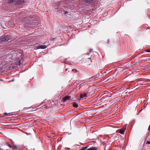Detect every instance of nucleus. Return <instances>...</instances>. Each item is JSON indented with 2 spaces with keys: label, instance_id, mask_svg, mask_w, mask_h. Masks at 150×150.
Returning <instances> with one entry per match:
<instances>
[{
  "label": "nucleus",
  "instance_id": "obj_8",
  "mask_svg": "<svg viewBox=\"0 0 150 150\" xmlns=\"http://www.w3.org/2000/svg\"><path fill=\"white\" fill-rule=\"evenodd\" d=\"M84 1L88 3V4L93 3L94 2L93 0H84Z\"/></svg>",
  "mask_w": 150,
  "mask_h": 150
},
{
  "label": "nucleus",
  "instance_id": "obj_23",
  "mask_svg": "<svg viewBox=\"0 0 150 150\" xmlns=\"http://www.w3.org/2000/svg\"><path fill=\"white\" fill-rule=\"evenodd\" d=\"M35 27V26H33V27Z\"/></svg>",
  "mask_w": 150,
  "mask_h": 150
},
{
  "label": "nucleus",
  "instance_id": "obj_18",
  "mask_svg": "<svg viewBox=\"0 0 150 150\" xmlns=\"http://www.w3.org/2000/svg\"><path fill=\"white\" fill-rule=\"evenodd\" d=\"M146 52H150V49H149L146 50Z\"/></svg>",
  "mask_w": 150,
  "mask_h": 150
},
{
  "label": "nucleus",
  "instance_id": "obj_17",
  "mask_svg": "<svg viewBox=\"0 0 150 150\" xmlns=\"http://www.w3.org/2000/svg\"><path fill=\"white\" fill-rule=\"evenodd\" d=\"M146 144H150V141H147L146 142Z\"/></svg>",
  "mask_w": 150,
  "mask_h": 150
},
{
  "label": "nucleus",
  "instance_id": "obj_14",
  "mask_svg": "<svg viewBox=\"0 0 150 150\" xmlns=\"http://www.w3.org/2000/svg\"><path fill=\"white\" fill-rule=\"evenodd\" d=\"M15 1V0H9L8 2V3L10 4L13 3Z\"/></svg>",
  "mask_w": 150,
  "mask_h": 150
},
{
  "label": "nucleus",
  "instance_id": "obj_3",
  "mask_svg": "<svg viewBox=\"0 0 150 150\" xmlns=\"http://www.w3.org/2000/svg\"><path fill=\"white\" fill-rule=\"evenodd\" d=\"M47 47V46L44 45H38L37 47V49H45Z\"/></svg>",
  "mask_w": 150,
  "mask_h": 150
},
{
  "label": "nucleus",
  "instance_id": "obj_15",
  "mask_svg": "<svg viewBox=\"0 0 150 150\" xmlns=\"http://www.w3.org/2000/svg\"><path fill=\"white\" fill-rule=\"evenodd\" d=\"M4 115H10V113H7L6 112L4 113Z\"/></svg>",
  "mask_w": 150,
  "mask_h": 150
},
{
  "label": "nucleus",
  "instance_id": "obj_21",
  "mask_svg": "<svg viewBox=\"0 0 150 150\" xmlns=\"http://www.w3.org/2000/svg\"><path fill=\"white\" fill-rule=\"evenodd\" d=\"M67 69H65V71H67Z\"/></svg>",
  "mask_w": 150,
  "mask_h": 150
},
{
  "label": "nucleus",
  "instance_id": "obj_5",
  "mask_svg": "<svg viewBox=\"0 0 150 150\" xmlns=\"http://www.w3.org/2000/svg\"><path fill=\"white\" fill-rule=\"evenodd\" d=\"M7 145L11 149L13 150H15L16 149V146H12L8 143L7 144Z\"/></svg>",
  "mask_w": 150,
  "mask_h": 150
},
{
  "label": "nucleus",
  "instance_id": "obj_12",
  "mask_svg": "<svg viewBox=\"0 0 150 150\" xmlns=\"http://www.w3.org/2000/svg\"><path fill=\"white\" fill-rule=\"evenodd\" d=\"M88 146H86L83 147V148H82L80 149L79 150H85V149H87L88 148Z\"/></svg>",
  "mask_w": 150,
  "mask_h": 150
},
{
  "label": "nucleus",
  "instance_id": "obj_6",
  "mask_svg": "<svg viewBox=\"0 0 150 150\" xmlns=\"http://www.w3.org/2000/svg\"><path fill=\"white\" fill-rule=\"evenodd\" d=\"M73 104V106L75 108H77L78 106V103L76 102H74L72 103Z\"/></svg>",
  "mask_w": 150,
  "mask_h": 150
},
{
  "label": "nucleus",
  "instance_id": "obj_9",
  "mask_svg": "<svg viewBox=\"0 0 150 150\" xmlns=\"http://www.w3.org/2000/svg\"><path fill=\"white\" fill-rule=\"evenodd\" d=\"M69 99V97L68 96L64 97L63 98V100L64 101H66L67 100Z\"/></svg>",
  "mask_w": 150,
  "mask_h": 150
},
{
  "label": "nucleus",
  "instance_id": "obj_2",
  "mask_svg": "<svg viewBox=\"0 0 150 150\" xmlns=\"http://www.w3.org/2000/svg\"><path fill=\"white\" fill-rule=\"evenodd\" d=\"M10 39V36L9 35H4L2 37L1 39V41L2 42L7 41Z\"/></svg>",
  "mask_w": 150,
  "mask_h": 150
},
{
  "label": "nucleus",
  "instance_id": "obj_11",
  "mask_svg": "<svg viewBox=\"0 0 150 150\" xmlns=\"http://www.w3.org/2000/svg\"><path fill=\"white\" fill-rule=\"evenodd\" d=\"M87 150H97L96 148L95 147H92L88 149Z\"/></svg>",
  "mask_w": 150,
  "mask_h": 150
},
{
  "label": "nucleus",
  "instance_id": "obj_16",
  "mask_svg": "<svg viewBox=\"0 0 150 150\" xmlns=\"http://www.w3.org/2000/svg\"><path fill=\"white\" fill-rule=\"evenodd\" d=\"M94 78H95V76H94V77H93L92 78H91V79H94V80H97L98 79V78H95V79H94Z\"/></svg>",
  "mask_w": 150,
  "mask_h": 150
},
{
  "label": "nucleus",
  "instance_id": "obj_1",
  "mask_svg": "<svg viewBox=\"0 0 150 150\" xmlns=\"http://www.w3.org/2000/svg\"><path fill=\"white\" fill-rule=\"evenodd\" d=\"M62 4H59V6L57 8H56L57 9V11L59 13V14H62L63 16H67L68 12L67 11H64L63 8H62Z\"/></svg>",
  "mask_w": 150,
  "mask_h": 150
},
{
  "label": "nucleus",
  "instance_id": "obj_24",
  "mask_svg": "<svg viewBox=\"0 0 150 150\" xmlns=\"http://www.w3.org/2000/svg\"><path fill=\"white\" fill-rule=\"evenodd\" d=\"M74 69H73L72 70H74Z\"/></svg>",
  "mask_w": 150,
  "mask_h": 150
},
{
  "label": "nucleus",
  "instance_id": "obj_4",
  "mask_svg": "<svg viewBox=\"0 0 150 150\" xmlns=\"http://www.w3.org/2000/svg\"><path fill=\"white\" fill-rule=\"evenodd\" d=\"M88 96V94L86 93H83L81 94L80 97L81 98H84L87 97Z\"/></svg>",
  "mask_w": 150,
  "mask_h": 150
},
{
  "label": "nucleus",
  "instance_id": "obj_7",
  "mask_svg": "<svg viewBox=\"0 0 150 150\" xmlns=\"http://www.w3.org/2000/svg\"><path fill=\"white\" fill-rule=\"evenodd\" d=\"M24 2V0H18L17 1V4H22Z\"/></svg>",
  "mask_w": 150,
  "mask_h": 150
},
{
  "label": "nucleus",
  "instance_id": "obj_22",
  "mask_svg": "<svg viewBox=\"0 0 150 150\" xmlns=\"http://www.w3.org/2000/svg\"><path fill=\"white\" fill-rule=\"evenodd\" d=\"M88 59H91V58H88Z\"/></svg>",
  "mask_w": 150,
  "mask_h": 150
},
{
  "label": "nucleus",
  "instance_id": "obj_13",
  "mask_svg": "<svg viewBox=\"0 0 150 150\" xmlns=\"http://www.w3.org/2000/svg\"><path fill=\"white\" fill-rule=\"evenodd\" d=\"M124 132V130H123V129H121V130H120L119 131V132L121 134H123V132Z\"/></svg>",
  "mask_w": 150,
  "mask_h": 150
},
{
  "label": "nucleus",
  "instance_id": "obj_10",
  "mask_svg": "<svg viewBox=\"0 0 150 150\" xmlns=\"http://www.w3.org/2000/svg\"><path fill=\"white\" fill-rule=\"evenodd\" d=\"M21 60H19L18 61L16 62V64L17 65H18L19 66H20L21 65Z\"/></svg>",
  "mask_w": 150,
  "mask_h": 150
},
{
  "label": "nucleus",
  "instance_id": "obj_19",
  "mask_svg": "<svg viewBox=\"0 0 150 150\" xmlns=\"http://www.w3.org/2000/svg\"><path fill=\"white\" fill-rule=\"evenodd\" d=\"M150 130V125H149V127L148 128V130Z\"/></svg>",
  "mask_w": 150,
  "mask_h": 150
},
{
  "label": "nucleus",
  "instance_id": "obj_20",
  "mask_svg": "<svg viewBox=\"0 0 150 150\" xmlns=\"http://www.w3.org/2000/svg\"><path fill=\"white\" fill-rule=\"evenodd\" d=\"M93 50L92 49H90V52H91Z\"/></svg>",
  "mask_w": 150,
  "mask_h": 150
}]
</instances>
